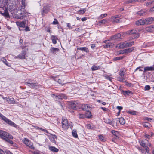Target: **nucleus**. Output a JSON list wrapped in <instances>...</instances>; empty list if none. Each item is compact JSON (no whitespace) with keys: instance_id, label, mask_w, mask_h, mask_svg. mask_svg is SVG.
I'll list each match as a JSON object with an SVG mask.
<instances>
[{"instance_id":"obj_52","label":"nucleus","mask_w":154,"mask_h":154,"mask_svg":"<svg viewBox=\"0 0 154 154\" xmlns=\"http://www.w3.org/2000/svg\"><path fill=\"white\" fill-rule=\"evenodd\" d=\"M150 89V86L149 85H146L145 87V90H149Z\"/></svg>"},{"instance_id":"obj_34","label":"nucleus","mask_w":154,"mask_h":154,"mask_svg":"<svg viewBox=\"0 0 154 154\" xmlns=\"http://www.w3.org/2000/svg\"><path fill=\"white\" fill-rule=\"evenodd\" d=\"M104 122L106 123L109 124L111 125H113V122L109 119H105Z\"/></svg>"},{"instance_id":"obj_28","label":"nucleus","mask_w":154,"mask_h":154,"mask_svg":"<svg viewBox=\"0 0 154 154\" xmlns=\"http://www.w3.org/2000/svg\"><path fill=\"white\" fill-rule=\"evenodd\" d=\"M78 50H80L83 51L86 53H88L89 52V50L86 47H79L77 48Z\"/></svg>"},{"instance_id":"obj_57","label":"nucleus","mask_w":154,"mask_h":154,"mask_svg":"<svg viewBox=\"0 0 154 154\" xmlns=\"http://www.w3.org/2000/svg\"><path fill=\"white\" fill-rule=\"evenodd\" d=\"M67 27H68L69 29H72V27L71 26L70 24L69 23H67Z\"/></svg>"},{"instance_id":"obj_64","label":"nucleus","mask_w":154,"mask_h":154,"mask_svg":"<svg viewBox=\"0 0 154 154\" xmlns=\"http://www.w3.org/2000/svg\"><path fill=\"white\" fill-rule=\"evenodd\" d=\"M87 20V18L86 17L82 18L81 19V20L82 21H86Z\"/></svg>"},{"instance_id":"obj_3","label":"nucleus","mask_w":154,"mask_h":154,"mask_svg":"<svg viewBox=\"0 0 154 154\" xmlns=\"http://www.w3.org/2000/svg\"><path fill=\"white\" fill-rule=\"evenodd\" d=\"M22 49H24L22 51L21 53L18 55L16 58L20 59H25L26 58V56L27 54V52L28 51V49L26 48V46H22L21 47Z\"/></svg>"},{"instance_id":"obj_22","label":"nucleus","mask_w":154,"mask_h":154,"mask_svg":"<svg viewBox=\"0 0 154 154\" xmlns=\"http://www.w3.org/2000/svg\"><path fill=\"white\" fill-rule=\"evenodd\" d=\"M59 50V49L58 48H55L54 47H51L50 50V52L51 53L54 54H55Z\"/></svg>"},{"instance_id":"obj_23","label":"nucleus","mask_w":154,"mask_h":154,"mask_svg":"<svg viewBox=\"0 0 154 154\" xmlns=\"http://www.w3.org/2000/svg\"><path fill=\"white\" fill-rule=\"evenodd\" d=\"M154 70V66H153L151 67H146L144 68V72L148 71H153Z\"/></svg>"},{"instance_id":"obj_63","label":"nucleus","mask_w":154,"mask_h":154,"mask_svg":"<svg viewBox=\"0 0 154 154\" xmlns=\"http://www.w3.org/2000/svg\"><path fill=\"white\" fill-rule=\"evenodd\" d=\"M0 154H5L3 150L0 149Z\"/></svg>"},{"instance_id":"obj_6","label":"nucleus","mask_w":154,"mask_h":154,"mask_svg":"<svg viewBox=\"0 0 154 154\" xmlns=\"http://www.w3.org/2000/svg\"><path fill=\"white\" fill-rule=\"evenodd\" d=\"M3 10L0 12V14L5 18H10V17L8 12V8L4 7L3 8Z\"/></svg>"},{"instance_id":"obj_4","label":"nucleus","mask_w":154,"mask_h":154,"mask_svg":"<svg viewBox=\"0 0 154 154\" xmlns=\"http://www.w3.org/2000/svg\"><path fill=\"white\" fill-rule=\"evenodd\" d=\"M0 137L5 141L8 139V138L13 139V137L11 135H10L9 133L0 130Z\"/></svg>"},{"instance_id":"obj_1","label":"nucleus","mask_w":154,"mask_h":154,"mask_svg":"<svg viewBox=\"0 0 154 154\" xmlns=\"http://www.w3.org/2000/svg\"><path fill=\"white\" fill-rule=\"evenodd\" d=\"M125 33L127 35H130L132 39L137 38L139 36V33L137 31L134 29L129 30L127 31Z\"/></svg>"},{"instance_id":"obj_59","label":"nucleus","mask_w":154,"mask_h":154,"mask_svg":"<svg viewBox=\"0 0 154 154\" xmlns=\"http://www.w3.org/2000/svg\"><path fill=\"white\" fill-rule=\"evenodd\" d=\"M25 30L26 31H30V29H29V28L28 26H27L26 27Z\"/></svg>"},{"instance_id":"obj_31","label":"nucleus","mask_w":154,"mask_h":154,"mask_svg":"<svg viewBox=\"0 0 154 154\" xmlns=\"http://www.w3.org/2000/svg\"><path fill=\"white\" fill-rule=\"evenodd\" d=\"M117 80L118 81L122 82H125L126 81L124 77L120 76L117 77Z\"/></svg>"},{"instance_id":"obj_50","label":"nucleus","mask_w":154,"mask_h":154,"mask_svg":"<svg viewBox=\"0 0 154 154\" xmlns=\"http://www.w3.org/2000/svg\"><path fill=\"white\" fill-rule=\"evenodd\" d=\"M120 17V16L119 15H117L114 16H112L111 17V20H114V19H117Z\"/></svg>"},{"instance_id":"obj_53","label":"nucleus","mask_w":154,"mask_h":154,"mask_svg":"<svg viewBox=\"0 0 154 154\" xmlns=\"http://www.w3.org/2000/svg\"><path fill=\"white\" fill-rule=\"evenodd\" d=\"M58 23H59V22L57 21V20L56 19H54V21L53 22V24L55 25V24H58Z\"/></svg>"},{"instance_id":"obj_10","label":"nucleus","mask_w":154,"mask_h":154,"mask_svg":"<svg viewBox=\"0 0 154 154\" xmlns=\"http://www.w3.org/2000/svg\"><path fill=\"white\" fill-rule=\"evenodd\" d=\"M121 35L120 33L116 34L111 37V39L113 40H119L122 38H121Z\"/></svg>"},{"instance_id":"obj_45","label":"nucleus","mask_w":154,"mask_h":154,"mask_svg":"<svg viewBox=\"0 0 154 154\" xmlns=\"http://www.w3.org/2000/svg\"><path fill=\"white\" fill-rule=\"evenodd\" d=\"M154 2H152V0H150L148 2L146 3L147 6H149L152 4L153 5Z\"/></svg>"},{"instance_id":"obj_61","label":"nucleus","mask_w":154,"mask_h":154,"mask_svg":"<svg viewBox=\"0 0 154 154\" xmlns=\"http://www.w3.org/2000/svg\"><path fill=\"white\" fill-rule=\"evenodd\" d=\"M125 50V49L123 50H121L120 51V52L119 53V54H123L124 53H126V52H125L124 51Z\"/></svg>"},{"instance_id":"obj_33","label":"nucleus","mask_w":154,"mask_h":154,"mask_svg":"<svg viewBox=\"0 0 154 154\" xmlns=\"http://www.w3.org/2000/svg\"><path fill=\"white\" fill-rule=\"evenodd\" d=\"M72 134L74 137L76 138L78 137V136L77 134V131L76 129H74L72 130Z\"/></svg>"},{"instance_id":"obj_36","label":"nucleus","mask_w":154,"mask_h":154,"mask_svg":"<svg viewBox=\"0 0 154 154\" xmlns=\"http://www.w3.org/2000/svg\"><path fill=\"white\" fill-rule=\"evenodd\" d=\"M154 27L151 26H149L146 28V30L147 32H151L152 31Z\"/></svg>"},{"instance_id":"obj_58","label":"nucleus","mask_w":154,"mask_h":154,"mask_svg":"<svg viewBox=\"0 0 154 154\" xmlns=\"http://www.w3.org/2000/svg\"><path fill=\"white\" fill-rule=\"evenodd\" d=\"M117 108L119 110V111H120L122 109V107L121 106H117Z\"/></svg>"},{"instance_id":"obj_5","label":"nucleus","mask_w":154,"mask_h":154,"mask_svg":"<svg viewBox=\"0 0 154 154\" xmlns=\"http://www.w3.org/2000/svg\"><path fill=\"white\" fill-rule=\"evenodd\" d=\"M0 117L6 123L14 127H17V125L16 124L14 123L12 121L8 119L7 118L1 113H0Z\"/></svg>"},{"instance_id":"obj_51","label":"nucleus","mask_w":154,"mask_h":154,"mask_svg":"<svg viewBox=\"0 0 154 154\" xmlns=\"http://www.w3.org/2000/svg\"><path fill=\"white\" fill-rule=\"evenodd\" d=\"M128 112L130 114H132V115H136V112L135 111H128Z\"/></svg>"},{"instance_id":"obj_7","label":"nucleus","mask_w":154,"mask_h":154,"mask_svg":"<svg viewBox=\"0 0 154 154\" xmlns=\"http://www.w3.org/2000/svg\"><path fill=\"white\" fill-rule=\"evenodd\" d=\"M23 141V143L30 149H34V147L33 146V143L31 142L28 139L24 138Z\"/></svg>"},{"instance_id":"obj_14","label":"nucleus","mask_w":154,"mask_h":154,"mask_svg":"<svg viewBox=\"0 0 154 154\" xmlns=\"http://www.w3.org/2000/svg\"><path fill=\"white\" fill-rule=\"evenodd\" d=\"M90 108V107L87 104L82 105V110L87 112V113H89V114H91V112H90L89 111Z\"/></svg>"},{"instance_id":"obj_11","label":"nucleus","mask_w":154,"mask_h":154,"mask_svg":"<svg viewBox=\"0 0 154 154\" xmlns=\"http://www.w3.org/2000/svg\"><path fill=\"white\" fill-rule=\"evenodd\" d=\"M148 141L146 140H143L141 142L140 144L143 147L145 148V150L148 154L149 153V148L147 146H146V142H148Z\"/></svg>"},{"instance_id":"obj_42","label":"nucleus","mask_w":154,"mask_h":154,"mask_svg":"<svg viewBox=\"0 0 154 154\" xmlns=\"http://www.w3.org/2000/svg\"><path fill=\"white\" fill-rule=\"evenodd\" d=\"M138 0H127L126 1V4H129L131 3H134L138 2Z\"/></svg>"},{"instance_id":"obj_37","label":"nucleus","mask_w":154,"mask_h":154,"mask_svg":"<svg viewBox=\"0 0 154 154\" xmlns=\"http://www.w3.org/2000/svg\"><path fill=\"white\" fill-rule=\"evenodd\" d=\"M10 138H8V139H6V140H5L6 142H8L9 143L11 144H12L13 145V146H15L16 145V143H14L12 140H11Z\"/></svg>"},{"instance_id":"obj_62","label":"nucleus","mask_w":154,"mask_h":154,"mask_svg":"<svg viewBox=\"0 0 154 154\" xmlns=\"http://www.w3.org/2000/svg\"><path fill=\"white\" fill-rule=\"evenodd\" d=\"M154 8V6L152 8H151L149 10V12H152L154 11V10H153V9Z\"/></svg>"},{"instance_id":"obj_40","label":"nucleus","mask_w":154,"mask_h":154,"mask_svg":"<svg viewBox=\"0 0 154 154\" xmlns=\"http://www.w3.org/2000/svg\"><path fill=\"white\" fill-rule=\"evenodd\" d=\"M59 96L61 97V98L62 99V98H63L65 99H66L67 98V96L66 95L60 93L59 94Z\"/></svg>"},{"instance_id":"obj_39","label":"nucleus","mask_w":154,"mask_h":154,"mask_svg":"<svg viewBox=\"0 0 154 154\" xmlns=\"http://www.w3.org/2000/svg\"><path fill=\"white\" fill-rule=\"evenodd\" d=\"M111 132L114 136L118 137L119 135V133L118 131H116L112 130L111 131Z\"/></svg>"},{"instance_id":"obj_20","label":"nucleus","mask_w":154,"mask_h":154,"mask_svg":"<svg viewBox=\"0 0 154 154\" xmlns=\"http://www.w3.org/2000/svg\"><path fill=\"white\" fill-rule=\"evenodd\" d=\"M122 94H123L125 96L130 95V94H132V92L129 90L124 91L123 90L122 92Z\"/></svg>"},{"instance_id":"obj_56","label":"nucleus","mask_w":154,"mask_h":154,"mask_svg":"<svg viewBox=\"0 0 154 154\" xmlns=\"http://www.w3.org/2000/svg\"><path fill=\"white\" fill-rule=\"evenodd\" d=\"M144 135L146 138L148 139L150 138V135L145 134Z\"/></svg>"},{"instance_id":"obj_54","label":"nucleus","mask_w":154,"mask_h":154,"mask_svg":"<svg viewBox=\"0 0 154 154\" xmlns=\"http://www.w3.org/2000/svg\"><path fill=\"white\" fill-rule=\"evenodd\" d=\"M86 10L85 9H83L82 10H80L78 11L79 12H80V14H83L85 12Z\"/></svg>"},{"instance_id":"obj_8","label":"nucleus","mask_w":154,"mask_h":154,"mask_svg":"<svg viewBox=\"0 0 154 154\" xmlns=\"http://www.w3.org/2000/svg\"><path fill=\"white\" fill-rule=\"evenodd\" d=\"M62 127L64 129H67L69 128L68 122L67 120L63 118L62 122Z\"/></svg>"},{"instance_id":"obj_43","label":"nucleus","mask_w":154,"mask_h":154,"mask_svg":"<svg viewBox=\"0 0 154 154\" xmlns=\"http://www.w3.org/2000/svg\"><path fill=\"white\" fill-rule=\"evenodd\" d=\"M124 58V57L120 56L114 58L113 59L114 60L116 61L120 60H122Z\"/></svg>"},{"instance_id":"obj_15","label":"nucleus","mask_w":154,"mask_h":154,"mask_svg":"<svg viewBox=\"0 0 154 154\" xmlns=\"http://www.w3.org/2000/svg\"><path fill=\"white\" fill-rule=\"evenodd\" d=\"M22 10H21L20 12V11H19V13L18 14H17L16 16V18L18 19H23V17L25 16V12L23 11V12H21Z\"/></svg>"},{"instance_id":"obj_44","label":"nucleus","mask_w":154,"mask_h":154,"mask_svg":"<svg viewBox=\"0 0 154 154\" xmlns=\"http://www.w3.org/2000/svg\"><path fill=\"white\" fill-rule=\"evenodd\" d=\"M143 126L145 127H149L150 126V124L148 122H145L143 124Z\"/></svg>"},{"instance_id":"obj_47","label":"nucleus","mask_w":154,"mask_h":154,"mask_svg":"<svg viewBox=\"0 0 154 154\" xmlns=\"http://www.w3.org/2000/svg\"><path fill=\"white\" fill-rule=\"evenodd\" d=\"M107 22V20L106 19H104L101 21H99V23L103 24H105Z\"/></svg>"},{"instance_id":"obj_27","label":"nucleus","mask_w":154,"mask_h":154,"mask_svg":"<svg viewBox=\"0 0 154 154\" xmlns=\"http://www.w3.org/2000/svg\"><path fill=\"white\" fill-rule=\"evenodd\" d=\"M52 42L54 44H56L57 43L56 40L57 39V38L56 36L54 35H51V37Z\"/></svg>"},{"instance_id":"obj_12","label":"nucleus","mask_w":154,"mask_h":154,"mask_svg":"<svg viewBox=\"0 0 154 154\" xmlns=\"http://www.w3.org/2000/svg\"><path fill=\"white\" fill-rule=\"evenodd\" d=\"M52 97L54 98L55 100L56 101H57L59 102V104L62 107L63 106L61 103L60 102V101L62 100V99L61 98V97H60V96H59V94H58L55 95L54 94H53L52 95Z\"/></svg>"},{"instance_id":"obj_9","label":"nucleus","mask_w":154,"mask_h":154,"mask_svg":"<svg viewBox=\"0 0 154 154\" xmlns=\"http://www.w3.org/2000/svg\"><path fill=\"white\" fill-rule=\"evenodd\" d=\"M78 103L77 101H71L69 103V106L71 108L73 109H75Z\"/></svg>"},{"instance_id":"obj_13","label":"nucleus","mask_w":154,"mask_h":154,"mask_svg":"<svg viewBox=\"0 0 154 154\" xmlns=\"http://www.w3.org/2000/svg\"><path fill=\"white\" fill-rule=\"evenodd\" d=\"M49 9L50 7L49 6L47 5L46 6H44L41 12L42 15H45L49 11Z\"/></svg>"},{"instance_id":"obj_60","label":"nucleus","mask_w":154,"mask_h":154,"mask_svg":"<svg viewBox=\"0 0 154 154\" xmlns=\"http://www.w3.org/2000/svg\"><path fill=\"white\" fill-rule=\"evenodd\" d=\"M100 109H102L103 111H106L108 109L107 108H106L105 107H100Z\"/></svg>"},{"instance_id":"obj_29","label":"nucleus","mask_w":154,"mask_h":154,"mask_svg":"<svg viewBox=\"0 0 154 154\" xmlns=\"http://www.w3.org/2000/svg\"><path fill=\"white\" fill-rule=\"evenodd\" d=\"M134 47H133L125 49L124 51L125 52H126V53L128 54L132 51L134 50Z\"/></svg>"},{"instance_id":"obj_19","label":"nucleus","mask_w":154,"mask_h":154,"mask_svg":"<svg viewBox=\"0 0 154 154\" xmlns=\"http://www.w3.org/2000/svg\"><path fill=\"white\" fill-rule=\"evenodd\" d=\"M108 41H105L104 42L106 43V44L103 45L104 48H112V47L113 44L112 43H109L108 42Z\"/></svg>"},{"instance_id":"obj_32","label":"nucleus","mask_w":154,"mask_h":154,"mask_svg":"<svg viewBox=\"0 0 154 154\" xmlns=\"http://www.w3.org/2000/svg\"><path fill=\"white\" fill-rule=\"evenodd\" d=\"M57 136L55 135H52L51 137H50V140L51 141L54 143H56V141L55 139H57Z\"/></svg>"},{"instance_id":"obj_26","label":"nucleus","mask_w":154,"mask_h":154,"mask_svg":"<svg viewBox=\"0 0 154 154\" xmlns=\"http://www.w3.org/2000/svg\"><path fill=\"white\" fill-rule=\"evenodd\" d=\"M116 47L119 48H126L125 42L123 43L118 44L117 45Z\"/></svg>"},{"instance_id":"obj_55","label":"nucleus","mask_w":154,"mask_h":154,"mask_svg":"<svg viewBox=\"0 0 154 154\" xmlns=\"http://www.w3.org/2000/svg\"><path fill=\"white\" fill-rule=\"evenodd\" d=\"M141 152L143 154H146V153H147V152L145 150V149H142L141 150Z\"/></svg>"},{"instance_id":"obj_41","label":"nucleus","mask_w":154,"mask_h":154,"mask_svg":"<svg viewBox=\"0 0 154 154\" xmlns=\"http://www.w3.org/2000/svg\"><path fill=\"white\" fill-rule=\"evenodd\" d=\"M121 19H114V20H112V23H120V20Z\"/></svg>"},{"instance_id":"obj_16","label":"nucleus","mask_w":154,"mask_h":154,"mask_svg":"<svg viewBox=\"0 0 154 154\" xmlns=\"http://www.w3.org/2000/svg\"><path fill=\"white\" fill-rule=\"evenodd\" d=\"M146 24L145 19H141L136 22V25H143Z\"/></svg>"},{"instance_id":"obj_38","label":"nucleus","mask_w":154,"mask_h":154,"mask_svg":"<svg viewBox=\"0 0 154 154\" xmlns=\"http://www.w3.org/2000/svg\"><path fill=\"white\" fill-rule=\"evenodd\" d=\"M100 68V67L99 66H95L94 65L92 66L91 68V69L92 71H94L99 69Z\"/></svg>"},{"instance_id":"obj_25","label":"nucleus","mask_w":154,"mask_h":154,"mask_svg":"<svg viewBox=\"0 0 154 154\" xmlns=\"http://www.w3.org/2000/svg\"><path fill=\"white\" fill-rule=\"evenodd\" d=\"M146 14V12L145 10H141L137 13V14L139 16L144 15Z\"/></svg>"},{"instance_id":"obj_21","label":"nucleus","mask_w":154,"mask_h":154,"mask_svg":"<svg viewBox=\"0 0 154 154\" xmlns=\"http://www.w3.org/2000/svg\"><path fill=\"white\" fill-rule=\"evenodd\" d=\"M79 115L80 118H91V116H92L91 114H89L88 116H87L86 115H85L81 114H79Z\"/></svg>"},{"instance_id":"obj_35","label":"nucleus","mask_w":154,"mask_h":154,"mask_svg":"<svg viewBox=\"0 0 154 154\" xmlns=\"http://www.w3.org/2000/svg\"><path fill=\"white\" fill-rule=\"evenodd\" d=\"M119 121L120 124L122 125H124L125 123V121L124 118L121 117L119 119Z\"/></svg>"},{"instance_id":"obj_17","label":"nucleus","mask_w":154,"mask_h":154,"mask_svg":"<svg viewBox=\"0 0 154 154\" xmlns=\"http://www.w3.org/2000/svg\"><path fill=\"white\" fill-rule=\"evenodd\" d=\"M16 23L17 25L19 27L24 28L25 26L26 22L25 21H23L21 22L17 21Z\"/></svg>"},{"instance_id":"obj_2","label":"nucleus","mask_w":154,"mask_h":154,"mask_svg":"<svg viewBox=\"0 0 154 154\" xmlns=\"http://www.w3.org/2000/svg\"><path fill=\"white\" fill-rule=\"evenodd\" d=\"M24 83L26 85L29 86L30 88L35 89L39 88L40 86L38 83H35L33 80H29L27 81H26Z\"/></svg>"},{"instance_id":"obj_30","label":"nucleus","mask_w":154,"mask_h":154,"mask_svg":"<svg viewBox=\"0 0 154 154\" xmlns=\"http://www.w3.org/2000/svg\"><path fill=\"white\" fill-rule=\"evenodd\" d=\"M126 48L129 47L133 45L134 44V41H131L129 42H125Z\"/></svg>"},{"instance_id":"obj_48","label":"nucleus","mask_w":154,"mask_h":154,"mask_svg":"<svg viewBox=\"0 0 154 154\" xmlns=\"http://www.w3.org/2000/svg\"><path fill=\"white\" fill-rule=\"evenodd\" d=\"M99 138L102 141L104 142L106 141V140L104 139V137L101 135L99 136Z\"/></svg>"},{"instance_id":"obj_46","label":"nucleus","mask_w":154,"mask_h":154,"mask_svg":"<svg viewBox=\"0 0 154 154\" xmlns=\"http://www.w3.org/2000/svg\"><path fill=\"white\" fill-rule=\"evenodd\" d=\"M119 74L120 77H124L125 74L123 71H120L119 72Z\"/></svg>"},{"instance_id":"obj_49","label":"nucleus","mask_w":154,"mask_h":154,"mask_svg":"<svg viewBox=\"0 0 154 154\" xmlns=\"http://www.w3.org/2000/svg\"><path fill=\"white\" fill-rule=\"evenodd\" d=\"M107 14H101L99 17V18L100 19H102V18H103L106 16H107Z\"/></svg>"},{"instance_id":"obj_24","label":"nucleus","mask_w":154,"mask_h":154,"mask_svg":"<svg viewBox=\"0 0 154 154\" xmlns=\"http://www.w3.org/2000/svg\"><path fill=\"white\" fill-rule=\"evenodd\" d=\"M49 149L51 151L57 152L59 151V149L53 146H50L49 147Z\"/></svg>"},{"instance_id":"obj_18","label":"nucleus","mask_w":154,"mask_h":154,"mask_svg":"<svg viewBox=\"0 0 154 154\" xmlns=\"http://www.w3.org/2000/svg\"><path fill=\"white\" fill-rule=\"evenodd\" d=\"M146 23V25L149 24L150 23H152L154 20V18L153 17H149L146 19H145Z\"/></svg>"}]
</instances>
